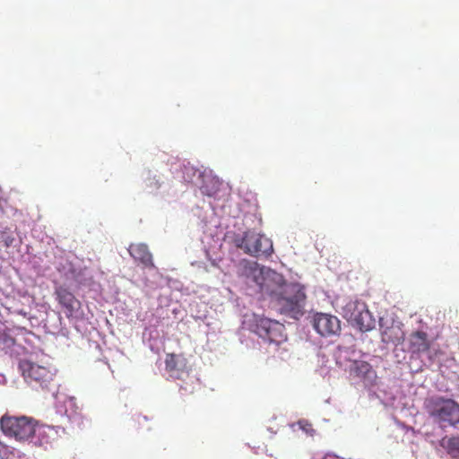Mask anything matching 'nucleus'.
<instances>
[{
	"label": "nucleus",
	"instance_id": "39448f33",
	"mask_svg": "<svg viewBox=\"0 0 459 459\" xmlns=\"http://www.w3.org/2000/svg\"><path fill=\"white\" fill-rule=\"evenodd\" d=\"M234 242L237 247L252 256L268 257L273 253V241L271 238L254 230L244 232V235L242 237H237Z\"/></svg>",
	"mask_w": 459,
	"mask_h": 459
},
{
	"label": "nucleus",
	"instance_id": "9d476101",
	"mask_svg": "<svg viewBox=\"0 0 459 459\" xmlns=\"http://www.w3.org/2000/svg\"><path fill=\"white\" fill-rule=\"evenodd\" d=\"M56 299L63 307L67 318L74 317L81 308V302L66 288L59 286L55 290Z\"/></svg>",
	"mask_w": 459,
	"mask_h": 459
},
{
	"label": "nucleus",
	"instance_id": "6ab92c4d",
	"mask_svg": "<svg viewBox=\"0 0 459 459\" xmlns=\"http://www.w3.org/2000/svg\"><path fill=\"white\" fill-rule=\"evenodd\" d=\"M298 425L299 429H302L306 434L313 436V434L315 433L313 425L306 420H299Z\"/></svg>",
	"mask_w": 459,
	"mask_h": 459
},
{
	"label": "nucleus",
	"instance_id": "f8f14e48",
	"mask_svg": "<svg viewBox=\"0 0 459 459\" xmlns=\"http://www.w3.org/2000/svg\"><path fill=\"white\" fill-rule=\"evenodd\" d=\"M166 370L179 377V373L186 372L188 369L187 359L182 354L168 353L165 359Z\"/></svg>",
	"mask_w": 459,
	"mask_h": 459
},
{
	"label": "nucleus",
	"instance_id": "f3484780",
	"mask_svg": "<svg viewBox=\"0 0 459 459\" xmlns=\"http://www.w3.org/2000/svg\"><path fill=\"white\" fill-rule=\"evenodd\" d=\"M440 446L446 451L452 457H459V436L456 437H444L440 440Z\"/></svg>",
	"mask_w": 459,
	"mask_h": 459
},
{
	"label": "nucleus",
	"instance_id": "9b49d317",
	"mask_svg": "<svg viewBox=\"0 0 459 459\" xmlns=\"http://www.w3.org/2000/svg\"><path fill=\"white\" fill-rule=\"evenodd\" d=\"M350 373L351 376L359 377L368 384H373L377 378L376 371L372 366L363 360H354L351 365Z\"/></svg>",
	"mask_w": 459,
	"mask_h": 459
},
{
	"label": "nucleus",
	"instance_id": "423d86ee",
	"mask_svg": "<svg viewBox=\"0 0 459 459\" xmlns=\"http://www.w3.org/2000/svg\"><path fill=\"white\" fill-rule=\"evenodd\" d=\"M0 427L5 436L19 441L29 439L36 432V421L26 416L4 415L0 420Z\"/></svg>",
	"mask_w": 459,
	"mask_h": 459
},
{
	"label": "nucleus",
	"instance_id": "2eb2a0df",
	"mask_svg": "<svg viewBox=\"0 0 459 459\" xmlns=\"http://www.w3.org/2000/svg\"><path fill=\"white\" fill-rule=\"evenodd\" d=\"M380 332L382 341L385 343L396 342H399L403 335V333L400 326L395 325L394 322L391 323L390 325H386L382 321H380Z\"/></svg>",
	"mask_w": 459,
	"mask_h": 459
},
{
	"label": "nucleus",
	"instance_id": "0eeeda50",
	"mask_svg": "<svg viewBox=\"0 0 459 459\" xmlns=\"http://www.w3.org/2000/svg\"><path fill=\"white\" fill-rule=\"evenodd\" d=\"M343 317L361 332L370 331L375 327V319L367 305L359 300H349L342 308Z\"/></svg>",
	"mask_w": 459,
	"mask_h": 459
},
{
	"label": "nucleus",
	"instance_id": "f257e3e1",
	"mask_svg": "<svg viewBox=\"0 0 459 459\" xmlns=\"http://www.w3.org/2000/svg\"><path fill=\"white\" fill-rule=\"evenodd\" d=\"M240 274L247 279L252 280L260 291L273 299L285 287L289 285L283 276L274 270L266 267H260L256 262L246 261L240 263Z\"/></svg>",
	"mask_w": 459,
	"mask_h": 459
},
{
	"label": "nucleus",
	"instance_id": "a211bd4d",
	"mask_svg": "<svg viewBox=\"0 0 459 459\" xmlns=\"http://www.w3.org/2000/svg\"><path fill=\"white\" fill-rule=\"evenodd\" d=\"M198 174V176L201 175V173L195 169L194 167L185 165L184 166V179L187 182H193L194 177Z\"/></svg>",
	"mask_w": 459,
	"mask_h": 459
},
{
	"label": "nucleus",
	"instance_id": "4468645a",
	"mask_svg": "<svg viewBox=\"0 0 459 459\" xmlns=\"http://www.w3.org/2000/svg\"><path fill=\"white\" fill-rule=\"evenodd\" d=\"M130 255L135 260L139 261L145 267H152V255L144 244H132L128 247Z\"/></svg>",
	"mask_w": 459,
	"mask_h": 459
},
{
	"label": "nucleus",
	"instance_id": "aec40b11",
	"mask_svg": "<svg viewBox=\"0 0 459 459\" xmlns=\"http://www.w3.org/2000/svg\"><path fill=\"white\" fill-rule=\"evenodd\" d=\"M2 446V444L0 443V447Z\"/></svg>",
	"mask_w": 459,
	"mask_h": 459
},
{
	"label": "nucleus",
	"instance_id": "6e6552de",
	"mask_svg": "<svg viewBox=\"0 0 459 459\" xmlns=\"http://www.w3.org/2000/svg\"><path fill=\"white\" fill-rule=\"evenodd\" d=\"M252 328L257 335L269 342L280 344L286 339L284 325L267 317L255 316Z\"/></svg>",
	"mask_w": 459,
	"mask_h": 459
},
{
	"label": "nucleus",
	"instance_id": "ddd939ff",
	"mask_svg": "<svg viewBox=\"0 0 459 459\" xmlns=\"http://www.w3.org/2000/svg\"><path fill=\"white\" fill-rule=\"evenodd\" d=\"M431 341L427 333L423 331H415L410 334L409 349L412 353H425L429 351Z\"/></svg>",
	"mask_w": 459,
	"mask_h": 459
},
{
	"label": "nucleus",
	"instance_id": "dca6fc26",
	"mask_svg": "<svg viewBox=\"0 0 459 459\" xmlns=\"http://www.w3.org/2000/svg\"><path fill=\"white\" fill-rule=\"evenodd\" d=\"M56 434L55 430L50 427L36 426V432L34 435H37L38 441L36 443L40 446L47 447L48 445H51L52 440L54 439L53 436Z\"/></svg>",
	"mask_w": 459,
	"mask_h": 459
},
{
	"label": "nucleus",
	"instance_id": "20e7f679",
	"mask_svg": "<svg viewBox=\"0 0 459 459\" xmlns=\"http://www.w3.org/2000/svg\"><path fill=\"white\" fill-rule=\"evenodd\" d=\"M305 299L304 288L299 283H289L273 300L281 313L295 316L302 314Z\"/></svg>",
	"mask_w": 459,
	"mask_h": 459
},
{
	"label": "nucleus",
	"instance_id": "f03ea898",
	"mask_svg": "<svg viewBox=\"0 0 459 459\" xmlns=\"http://www.w3.org/2000/svg\"><path fill=\"white\" fill-rule=\"evenodd\" d=\"M19 369L25 382L34 389L48 390L54 384L56 370L29 359L19 361Z\"/></svg>",
	"mask_w": 459,
	"mask_h": 459
},
{
	"label": "nucleus",
	"instance_id": "1a4fd4ad",
	"mask_svg": "<svg viewBox=\"0 0 459 459\" xmlns=\"http://www.w3.org/2000/svg\"><path fill=\"white\" fill-rule=\"evenodd\" d=\"M313 326L320 335L325 337L337 334L341 331L338 317L325 313H316L314 316Z\"/></svg>",
	"mask_w": 459,
	"mask_h": 459
},
{
	"label": "nucleus",
	"instance_id": "7ed1b4c3",
	"mask_svg": "<svg viewBox=\"0 0 459 459\" xmlns=\"http://www.w3.org/2000/svg\"><path fill=\"white\" fill-rule=\"evenodd\" d=\"M426 410L441 428L459 423V404L452 399L432 397L427 400Z\"/></svg>",
	"mask_w": 459,
	"mask_h": 459
}]
</instances>
